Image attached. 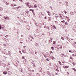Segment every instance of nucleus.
Listing matches in <instances>:
<instances>
[{"label":"nucleus","mask_w":76,"mask_h":76,"mask_svg":"<svg viewBox=\"0 0 76 76\" xmlns=\"http://www.w3.org/2000/svg\"><path fill=\"white\" fill-rule=\"evenodd\" d=\"M69 67V66H66L65 68H66V69H67V68H68V67Z\"/></svg>","instance_id":"nucleus-31"},{"label":"nucleus","mask_w":76,"mask_h":76,"mask_svg":"<svg viewBox=\"0 0 76 76\" xmlns=\"http://www.w3.org/2000/svg\"><path fill=\"white\" fill-rule=\"evenodd\" d=\"M34 23L35 25H36V26H37V22L35 21L34 22Z\"/></svg>","instance_id":"nucleus-8"},{"label":"nucleus","mask_w":76,"mask_h":76,"mask_svg":"<svg viewBox=\"0 0 76 76\" xmlns=\"http://www.w3.org/2000/svg\"><path fill=\"white\" fill-rule=\"evenodd\" d=\"M8 54H11V52H10V51H8Z\"/></svg>","instance_id":"nucleus-24"},{"label":"nucleus","mask_w":76,"mask_h":76,"mask_svg":"<svg viewBox=\"0 0 76 76\" xmlns=\"http://www.w3.org/2000/svg\"><path fill=\"white\" fill-rule=\"evenodd\" d=\"M13 1H17V0H13Z\"/></svg>","instance_id":"nucleus-45"},{"label":"nucleus","mask_w":76,"mask_h":76,"mask_svg":"<svg viewBox=\"0 0 76 76\" xmlns=\"http://www.w3.org/2000/svg\"><path fill=\"white\" fill-rule=\"evenodd\" d=\"M69 52L70 53H72V51H71V50H69Z\"/></svg>","instance_id":"nucleus-53"},{"label":"nucleus","mask_w":76,"mask_h":76,"mask_svg":"<svg viewBox=\"0 0 76 76\" xmlns=\"http://www.w3.org/2000/svg\"><path fill=\"white\" fill-rule=\"evenodd\" d=\"M41 73H42V74H43V75H45V72L44 71H42L41 72Z\"/></svg>","instance_id":"nucleus-5"},{"label":"nucleus","mask_w":76,"mask_h":76,"mask_svg":"<svg viewBox=\"0 0 76 76\" xmlns=\"http://www.w3.org/2000/svg\"><path fill=\"white\" fill-rule=\"evenodd\" d=\"M42 69L41 67H40L39 69V72H42Z\"/></svg>","instance_id":"nucleus-1"},{"label":"nucleus","mask_w":76,"mask_h":76,"mask_svg":"<svg viewBox=\"0 0 76 76\" xmlns=\"http://www.w3.org/2000/svg\"><path fill=\"white\" fill-rule=\"evenodd\" d=\"M51 17H48V19H49V20H51Z\"/></svg>","instance_id":"nucleus-22"},{"label":"nucleus","mask_w":76,"mask_h":76,"mask_svg":"<svg viewBox=\"0 0 76 76\" xmlns=\"http://www.w3.org/2000/svg\"><path fill=\"white\" fill-rule=\"evenodd\" d=\"M21 37H23V35L22 34L21 35Z\"/></svg>","instance_id":"nucleus-51"},{"label":"nucleus","mask_w":76,"mask_h":76,"mask_svg":"<svg viewBox=\"0 0 76 76\" xmlns=\"http://www.w3.org/2000/svg\"><path fill=\"white\" fill-rule=\"evenodd\" d=\"M43 56H44V57H45V58H47V56H46L45 55H43Z\"/></svg>","instance_id":"nucleus-14"},{"label":"nucleus","mask_w":76,"mask_h":76,"mask_svg":"<svg viewBox=\"0 0 76 76\" xmlns=\"http://www.w3.org/2000/svg\"><path fill=\"white\" fill-rule=\"evenodd\" d=\"M32 60H30V63H31L33 65H34V62L33 61L32 62Z\"/></svg>","instance_id":"nucleus-2"},{"label":"nucleus","mask_w":76,"mask_h":76,"mask_svg":"<svg viewBox=\"0 0 76 76\" xmlns=\"http://www.w3.org/2000/svg\"><path fill=\"white\" fill-rule=\"evenodd\" d=\"M64 22H65V21L64 20H63V21H61V22H63V23Z\"/></svg>","instance_id":"nucleus-30"},{"label":"nucleus","mask_w":76,"mask_h":76,"mask_svg":"<svg viewBox=\"0 0 76 76\" xmlns=\"http://www.w3.org/2000/svg\"><path fill=\"white\" fill-rule=\"evenodd\" d=\"M17 8V7H15V8H13V9H16Z\"/></svg>","instance_id":"nucleus-46"},{"label":"nucleus","mask_w":76,"mask_h":76,"mask_svg":"<svg viewBox=\"0 0 76 76\" xmlns=\"http://www.w3.org/2000/svg\"><path fill=\"white\" fill-rule=\"evenodd\" d=\"M49 65L50 66H51V64H49Z\"/></svg>","instance_id":"nucleus-57"},{"label":"nucleus","mask_w":76,"mask_h":76,"mask_svg":"<svg viewBox=\"0 0 76 76\" xmlns=\"http://www.w3.org/2000/svg\"><path fill=\"white\" fill-rule=\"evenodd\" d=\"M53 43L54 44H56V41H54L53 42Z\"/></svg>","instance_id":"nucleus-23"},{"label":"nucleus","mask_w":76,"mask_h":76,"mask_svg":"<svg viewBox=\"0 0 76 76\" xmlns=\"http://www.w3.org/2000/svg\"><path fill=\"white\" fill-rule=\"evenodd\" d=\"M73 70H74L75 72H76V70L75 68H73Z\"/></svg>","instance_id":"nucleus-34"},{"label":"nucleus","mask_w":76,"mask_h":76,"mask_svg":"<svg viewBox=\"0 0 76 76\" xmlns=\"http://www.w3.org/2000/svg\"><path fill=\"white\" fill-rule=\"evenodd\" d=\"M51 13L50 12H49V13H48V15H49V16H50V15H51Z\"/></svg>","instance_id":"nucleus-32"},{"label":"nucleus","mask_w":76,"mask_h":76,"mask_svg":"<svg viewBox=\"0 0 76 76\" xmlns=\"http://www.w3.org/2000/svg\"><path fill=\"white\" fill-rule=\"evenodd\" d=\"M3 74L4 75H6V74H7V72L5 71L4 72H3Z\"/></svg>","instance_id":"nucleus-9"},{"label":"nucleus","mask_w":76,"mask_h":76,"mask_svg":"<svg viewBox=\"0 0 76 76\" xmlns=\"http://www.w3.org/2000/svg\"><path fill=\"white\" fill-rule=\"evenodd\" d=\"M72 14H73V12H70V14H71V15H72Z\"/></svg>","instance_id":"nucleus-28"},{"label":"nucleus","mask_w":76,"mask_h":76,"mask_svg":"<svg viewBox=\"0 0 76 76\" xmlns=\"http://www.w3.org/2000/svg\"><path fill=\"white\" fill-rule=\"evenodd\" d=\"M30 36L31 37V38L33 39V37H31V36Z\"/></svg>","instance_id":"nucleus-54"},{"label":"nucleus","mask_w":76,"mask_h":76,"mask_svg":"<svg viewBox=\"0 0 76 76\" xmlns=\"http://www.w3.org/2000/svg\"><path fill=\"white\" fill-rule=\"evenodd\" d=\"M51 48L52 50H54V49L53 47H51Z\"/></svg>","instance_id":"nucleus-17"},{"label":"nucleus","mask_w":76,"mask_h":76,"mask_svg":"<svg viewBox=\"0 0 76 76\" xmlns=\"http://www.w3.org/2000/svg\"><path fill=\"white\" fill-rule=\"evenodd\" d=\"M22 52H23V53H24V50H22Z\"/></svg>","instance_id":"nucleus-52"},{"label":"nucleus","mask_w":76,"mask_h":76,"mask_svg":"<svg viewBox=\"0 0 76 76\" xmlns=\"http://www.w3.org/2000/svg\"><path fill=\"white\" fill-rule=\"evenodd\" d=\"M53 67L54 68H55V67H57V65H53Z\"/></svg>","instance_id":"nucleus-15"},{"label":"nucleus","mask_w":76,"mask_h":76,"mask_svg":"<svg viewBox=\"0 0 76 76\" xmlns=\"http://www.w3.org/2000/svg\"><path fill=\"white\" fill-rule=\"evenodd\" d=\"M46 56H50V54L48 53V52H47L46 53Z\"/></svg>","instance_id":"nucleus-7"},{"label":"nucleus","mask_w":76,"mask_h":76,"mask_svg":"<svg viewBox=\"0 0 76 76\" xmlns=\"http://www.w3.org/2000/svg\"><path fill=\"white\" fill-rule=\"evenodd\" d=\"M72 64H73V65H75V64H74V62H73V63H72Z\"/></svg>","instance_id":"nucleus-56"},{"label":"nucleus","mask_w":76,"mask_h":76,"mask_svg":"<svg viewBox=\"0 0 76 76\" xmlns=\"http://www.w3.org/2000/svg\"><path fill=\"white\" fill-rule=\"evenodd\" d=\"M53 28H54L55 29H56V26L53 25Z\"/></svg>","instance_id":"nucleus-16"},{"label":"nucleus","mask_w":76,"mask_h":76,"mask_svg":"<svg viewBox=\"0 0 76 76\" xmlns=\"http://www.w3.org/2000/svg\"><path fill=\"white\" fill-rule=\"evenodd\" d=\"M47 61H49L50 60V59L49 58H47L46 59Z\"/></svg>","instance_id":"nucleus-26"},{"label":"nucleus","mask_w":76,"mask_h":76,"mask_svg":"<svg viewBox=\"0 0 76 76\" xmlns=\"http://www.w3.org/2000/svg\"><path fill=\"white\" fill-rule=\"evenodd\" d=\"M49 56H50V57H51V56H50V55H48V57H49Z\"/></svg>","instance_id":"nucleus-49"},{"label":"nucleus","mask_w":76,"mask_h":76,"mask_svg":"<svg viewBox=\"0 0 76 76\" xmlns=\"http://www.w3.org/2000/svg\"><path fill=\"white\" fill-rule=\"evenodd\" d=\"M48 30H50V28L49 27H48Z\"/></svg>","instance_id":"nucleus-58"},{"label":"nucleus","mask_w":76,"mask_h":76,"mask_svg":"<svg viewBox=\"0 0 76 76\" xmlns=\"http://www.w3.org/2000/svg\"><path fill=\"white\" fill-rule=\"evenodd\" d=\"M0 29H1V26L0 25Z\"/></svg>","instance_id":"nucleus-37"},{"label":"nucleus","mask_w":76,"mask_h":76,"mask_svg":"<svg viewBox=\"0 0 76 76\" xmlns=\"http://www.w3.org/2000/svg\"><path fill=\"white\" fill-rule=\"evenodd\" d=\"M11 6L12 7H14V6H17V5L15 4H11Z\"/></svg>","instance_id":"nucleus-3"},{"label":"nucleus","mask_w":76,"mask_h":76,"mask_svg":"<svg viewBox=\"0 0 76 76\" xmlns=\"http://www.w3.org/2000/svg\"><path fill=\"white\" fill-rule=\"evenodd\" d=\"M50 53H53V52L51 51H50Z\"/></svg>","instance_id":"nucleus-50"},{"label":"nucleus","mask_w":76,"mask_h":76,"mask_svg":"<svg viewBox=\"0 0 76 76\" xmlns=\"http://www.w3.org/2000/svg\"><path fill=\"white\" fill-rule=\"evenodd\" d=\"M20 43L21 44H22L23 43V42H20Z\"/></svg>","instance_id":"nucleus-48"},{"label":"nucleus","mask_w":76,"mask_h":76,"mask_svg":"<svg viewBox=\"0 0 76 76\" xmlns=\"http://www.w3.org/2000/svg\"><path fill=\"white\" fill-rule=\"evenodd\" d=\"M5 18L6 20H7V19H9V18H8V17H5Z\"/></svg>","instance_id":"nucleus-6"},{"label":"nucleus","mask_w":76,"mask_h":76,"mask_svg":"<svg viewBox=\"0 0 76 76\" xmlns=\"http://www.w3.org/2000/svg\"><path fill=\"white\" fill-rule=\"evenodd\" d=\"M3 31H7V30H6V29H4V28H3Z\"/></svg>","instance_id":"nucleus-12"},{"label":"nucleus","mask_w":76,"mask_h":76,"mask_svg":"<svg viewBox=\"0 0 76 76\" xmlns=\"http://www.w3.org/2000/svg\"><path fill=\"white\" fill-rule=\"evenodd\" d=\"M26 4L28 6H29V2L27 3Z\"/></svg>","instance_id":"nucleus-20"},{"label":"nucleus","mask_w":76,"mask_h":76,"mask_svg":"<svg viewBox=\"0 0 76 76\" xmlns=\"http://www.w3.org/2000/svg\"><path fill=\"white\" fill-rule=\"evenodd\" d=\"M55 16V17H56V19H57V16Z\"/></svg>","instance_id":"nucleus-43"},{"label":"nucleus","mask_w":76,"mask_h":76,"mask_svg":"<svg viewBox=\"0 0 76 76\" xmlns=\"http://www.w3.org/2000/svg\"><path fill=\"white\" fill-rule=\"evenodd\" d=\"M66 4H68V2H66Z\"/></svg>","instance_id":"nucleus-61"},{"label":"nucleus","mask_w":76,"mask_h":76,"mask_svg":"<svg viewBox=\"0 0 76 76\" xmlns=\"http://www.w3.org/2000/svg\"><path fill=\"white\" fill-rule=\"evenodd\" d=\"M23 62L24 63V64H26V62L25 61H23Z\"/></svg>","instance_id":"nucleus-21"},{"label":"nucleus","mask_w":76,"mask_h":76,"mask_svg":"<svg viewBox=\"0 0 76 76\" xmlns=\"http://www.w3.org/2000/svg\"><path fill=\"white\" fill-rule=\"evenodd\" d=\"M47 13H50V12H49V11H47Z\"/></svg>","instance_id":"nucleus-47"},{"label":"nucleus","mask_w":76,"mask_h":76,"mask_svg":"<svg viewBox=\"0 0 76 76\" xmlns=\"http://www.w3.org/2000/svg\"><path fill=\"white\" fill-rule=\"evenodd\" d=\"M52 57H53V58H52V60H54V59H55V58H54V57L53 56H52Z\"/></svg>","instance_id":"nucleus-18"},{"label":"nucleus","mask_w":76,"mask_h":76,"mask_svg":"<svg viewBox=\"0 0 76 76\" xmlns=\"http://www.w3.org/2000/svg\"><path fill=\"white\" fill-rule=\"evenodd\" d=\"M36 76H40V75H39V74L37 73V74L36 75Z\"/></svg>","instance_id":"nucleus-11"},{"label":"nucleus","mask_w":76,"mask_h":76,"mask_svg":"<svg viewBox=\"0 0 76 76\" xmlns=\"http://www.w3.org/2000/svg\"><path fill=\"white\" fill-rule=\"evenodd\" d=\"M24 53H26V51H25L24 52Z\"/></svg>","instance_id":"nucleus-59"},{"label":"nucleus","mask_w":76,"mask_h":76,"mask_svg":"<svg viewBox=\"0 0 76 76\" xmlns=\"http://www.w3.org/2000/svg\"><path fill=\"white\" fill-rule=\"evenodd\" d=\"M66 19H69V21L70 20V19H69V18L67 17V16H66Z\"/></svg>","instance_id":"nucleus-13"},{"label":"nucleus","mask_w":76,"mask_h":76,"mask_svg":"<svg viewBox=\"0 0 76 76\" xmlns=\"http://www.w3.org/2000/svg\"><path fill=\"white\" fill-rule=\"evenodd\" d=\"M34 7H35L36 8L37 7V6L35 5H34Z\"/></svg>","instance_id":"nucleus-27"},{"label":"nucleus","mask_w":76,"mask_h":76,"mask_svg":"<svg viewBox=\"0 0 76 76\" xmlns=\"http://www.w3.org/2000/svg\"><path fill=\"white\" fill-rule=\"evenodd\" d=\"M23 47H24V48H25V47H26V46H23Z\"/></svg>","instance_id":"nucleus-60"},{"label":"nucleus","mask_w":76,"mask_h":76,"mask_svg":"<svg viewBox=\"0 0 76 76\" xmlns=\"http://www.w3.org/2000/svg\"><path fill=\"white\" fill-rule=\"evenodd\" d=\"M65 23L66 25H67V23Z\"/></svg>","instance_id":"nucleus-38"},{"label":"nucleus","mask_w":76,"mask_h":76,"mask_svg":"<svg viewBox=\"0 0 76 76\" xmlns=\"http://www.w3.org/2000/svg\"><path fill=\"white\" fill-rule=\"evenodd\" d=\"M26 13H28V12L27 11V12H26Z\"/></svg>","instance_id":"nucleus-62"},{"label":"nucleus","mask_w":76,"mask_h":76,"mask_svg":"<svg viewBox=\"0 0 76 76\" xmlns=\"http://www.w3.org/2000/svg\"><path fill=\"white\" fill-rule=\"evenodd\" d=\"M47 18V17H45L44 18L45 19H46Z\"/></svg>","instance_id":"nucleus-55"},{"label":"nucleus","mask_w":76,"mask_h":76,"mask_svg":"<svg viewBox=\"0 0 76 76\" xmlns=\"http://www.w3.org/2000/svg\"><path fill=\"white\" fill-rule=\"evenodd\" d=\"M20 1H21V2H23V1L22 0H19Z\"/></svg>","instance_id":"nucleus-40"},{"label":"nucleus","mask_w":76,"mask_h":76,"mask_svg":"<svg viewBox=\"0 0 76 76\" xmlns=\"http://www.w3.org/2000/svg\"><path fill=\"white\" fill-rule=\"evenodd\" d=\"M6 38H8V37H9V36H8V35H7L5 36Z\"/></svg>","instance_id":"nucleus-33"},{"label":"nucleus","mask_w":76,"mask_h":76,"mask_svg":"<svg viewBox=\"0 0 76 76\" xmlns=\"http://www.w3.org/2000/svg\"><path fill=\"white\" fill-rule=\"evenodd\" d=\"M61 39H63V40H64V37H61Z\"/></svg>","instance_id":"nucleus-19"},{"label":"nucleus","mask_w":76,"mask_h":76,"mask_svg":"<svg viewBox=\"0 0 76 76\" xmlns=\"http://www.w3.org/2000/svg\"><path fill=\"white\" fill-rule=\"evenodd\" d=\"M0 10H1V11H2V10H3V8L0 7Z\"/></svg>","instance_id":"nucleus-10"},{"label":"nucleus","mask_w":76,"mask_h":76,"mask_svg":"<svg viewBox=\"0 0 76 76\" xmlns=\"http://www.w3.org/2000/svg\"><path fill=\"white\" fill-rule=\"evenodd\" d=\"M64 12H65V14H66V13H67V12L66 11H64Z\"/></svg>","instance_id":"nucleus-25"},{"label":"nucleus","mask_w":76,"mask_h":76,"mask_svg":"<svg viewBox=\"0 0 76 76\" xmlns=\"http://www.w3.org/2000/svg\"><path fill=\"white\" fill-rule=\"evenodd\" d=\"M6 4L7 5L9 4V3L7 2L6 3Z\"/></svg>","instance_id":"nucleus-36"},{"label":"nucleus","mask_w":76,"mask_h":76,"mask_svg":"<svg viewBox=\"0 0 76 76\" xmlns=\"http://www.w3.org/2000/svg\"><path fill=\"white\" fill-rule=\"evenodd\" d=\"M23 59H25V57L24 56H22Z\"/></svg>","instance_id":"nucleus-41"},{"label":"nucleus","mask_w":76,"mask_h":76,"mask_svg":"<svg viewBox=\"0 0 76 76\" xmlns=\"http://www.w3.org/2000/svg\"><path fill=\"white\" fill-rule=\"evenodd\" d=\"M19 53H20L21 54H22V53H21V51H19Z\"/></svg>","instance_id":"nucleus-42"},{"label":"nucleus","mask_w":76,"mask_h":76,"mask_svg":"<svg viewBox=\"0 0 76 76\" xmlns=\"http://www.w3.org/2000/svg\"><path fill=\"white\" fill-rule=\"evenodd\" d=\"M32 54H33V53H34V52H33V51L32 50Z\"/></svg>","instance_id":"nucleus-63"},{"label":"nucleus","mask_w":76,"mask_h":76,"mask_svg":"<svg viewBox=\"0 0 76 76\" xmlns=\"http://www.w3.org/2000/svg\"><path fill=\"white\" fill-rule=\"evenodd\" d=\"M66 66H64V68H66Z\"/></svg>","instance_id":"nucleus-64"},{"label":"nucleus","mask_w":76,"mask_h":76,"mask_svg":"<svg viewBox=\"0 0 76 76\" xmlns=\"http://www.w3.org/2000/svg\"><path fill=\"white\" fill-rule=\"evenodd\" d=\"M59 16H60V17L61 18V19H63V17H62V16H61V15L60 14H59Z\"/></svg>","instance_id":"nucleus-4"},{"label":"nucleus","mask_w":76,"mask_h":76,"mask_svg":"<svg viewBox=\"0 0 76 76\" xmlns=\"http://www.w3.org/2000/svg\"><path fill=\"white\" fill-rule=\"evenodd\" d=\"M61 55H62L63 57V56H64V55L63 53H62L61 54Z\"/></svg>","instance_id":"nucleus-29"},{"label":"nucleus","mask_w":76,"mask_h":76,"mask_svg":"<svg viewBox=\"0 0 76 76\" xmlns=\"http://www.w3.org/2000/svg\"><path fill=\"white\" fill-rule=\"evenodd\" d=\"M44 28H47V26H44Z\"/></svg>","instance_id":"nucleus-35"},{"label":"nucleus","mask_w":76,"mask_h":76,"mask_svg":"<svg viewBox=\"0 0 76 76\" xmlns=\"http://www.w3.org/2000/svg\"><path fill=\"white\" fill-rule=\"evenodd\" d=\"M58 63H59V64H61V61H59Z\"/></svg>","instance_id":"nucleus-39"},{"label":"nucleus","mask_w":76,"mask_h":76,"mask_svg":"<svg viewBox=\"0 0 76 76\" xmlns=\"http://www.w3.org/2000/svg\"><path fill=\"white\" fill-rule=\"evenodd\" d=\"M50 8H51V9L52 10H53V9H52V7H51V6H50Z\"/></svg>","instance_id":"nucleus-44"}]
</instances>
